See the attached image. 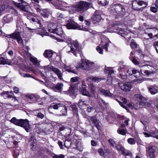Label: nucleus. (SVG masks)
Instances as JSON below:
<instances>
[{
	"mask_svg": "<svg viewBox=\"0 0 158 158\" xmlns=\"http://www.w3.org/2000/svg\"><path fill=\"white\" fill-rule=\"evenodd\" d=\"M157 87H155L154 86H150L148 87V89L152 94H155L158 92Z\"/></svg>",
	"mask_w": 158,
	"mask_h": 158,
	"instance_id": "nucleus-28",
	"label": "nucleus"
},
{
	"mask_svg": "<svg viewBox=\"0 0 158 158\" xmlns=\"http://www.w3.org/2000/svg\"><path fill=\"white\" fill-rule=\"evenodd\" d=\"M129 58L132 62L135 65H138L139 64V62L134 57V56H131Z\"/></svg>",
	"mask_w": 158,
	"mask_h": 158,
	"instance_id": "nucleus-49",
	"label": "nucleus"
},
{
	"mask_svg": "<svg viewBox=\"0 0 158 158\" xmlns=\"http://www.w3.org/2000/svg\"><path fill=\"white\" fill-rule=\"evenodd\" d=\"M118 85L122 90L125 92L129 91L131 88V84L128 82L126 83L122 82H119Z\"/></svg>",
	"mask_w": 158,
	"mask_h": 158,
	"instance_id": "nucleus-12",
	"label": "nucleus"
},
{
	"mask_svg": "<svg viewBox=\"0 0 158 158\" xmlns=\"http://www.w3.org/2000/svg\"><path fill=\"white\" fill-rule=\"evenodd\" d=\"M48 31L51 32L55 33L59 35H63V32L62 28L59 26H57L55 29H49Z\"/></svg>",
	"mask_w": 158,
	"mask_h": 158,
	"instance_id": "nucleus-17",
	"label": "nucleus"
},
{
	"mask_svg": "<svg viewBox=\"0 0 158 158\" xmlns=\"http://www.w3.org/2000/svg\"><path fill=\"white\" fill-rule=\"evenodd\" d=\"M110 10L111 13L114 15L120 16L124 15L125 12L124 7L118 4L113 5L111 7Z\"/></svg>",
	"mask_w": 158,
	"mask_h": 158,
	"instance_id": "nucleus-4",
	"label": "nucleus"
},
{
	"mask_svg": "<svg viewBox=\"0 0 158 158\" xmlns=\"http://www.w3.org/2000/svg\"><path fill=\"white\" fill-rule=\"evenodd\" d=\"M19 73L20 74L21 76L23 77H32V76H31L30 74H29L25 73H22L20 72H19Z\"/></svg>",
	"mask_w": 158,
	"mask_h": 158,
	"instance_id": "nucleus-56",
	"label": "nucleus"
},
{
	"mask_svg": "<svg viewBox=\"0 0 158 158\" xmlns=\"http://www.w3.org/2000/svg\"><path fill=\"white\" fill-rule=\"evenodd\" d=\"M71 140L70 139H68L65 140L64 145L65 147L68 149L71 147Z\"/></svg>",
	"mask_w": 158,
	"mask_h": 158,
	"instance_id": "nucleus-37",
	"label": "nucleus"
},
{
	"mask_svg": "<svg viewBox=\"0 0 158 158\" xmlns=\"http://www.w3.org/2000/svg\"><path fill=\"white\" fill-rule=\"evenodd\" d=\"M12 15L11 14H8L5 16L3 19V20L6 23H9L13 20Z\"/></svg>",
	"mask_w": 158,
	"mask_h": 158,
	"instance_id": "nucleus-31",
	"label": "nucleus"
},
{
	"mask_svg": "<svg viewBox=\"0 0 158 158\" xmlns=\"http://www.w3.org/2000/svg\"><path fill=\"white\" fill-rule=\"evenodd\" d=\"M10 37L16 39L19 44H23V41L21 36L20 32L16 31L10 35Z\"/></svg>",
	"mask_w": 158,
	"mask_h": 158,
	"instance_id": "nucleus-13",
	"label": "nucleus"
},
{
	"mask_svg": "<svg viewBox=\"0 0 158 158\" xmlns=\"http://www.w3.org/2000/svg\"><path fill=\"white\" fill-rule=\"evenodd\" d=\"M71 131V129L70 128H66L63 132V135L64 136H69Z\"/></svg>",
	"mask_w": 158,
	"mask_h": 158,
	"instance_id": "nucleus-44",
	"label": "nucleus"
},
{
	"mask_svg": "<svg viewBox=\"0 0 158 158\" xmlns=\"http://www.w3.org/2000/svg\"><path fill=\"white\" fill-rule=\"evenodd\" d=\"M89 88L90 90L91 93L92 94H94L95 92V86L93 84H90L89 85Z\"/></svg>",
	"mask_w": 158,
	"mask_h": 158,
	"instance_id": "nucleus-46",
	"label": "nucleus"
},
{
	"mask_svg": "<svg viewBox=\"0 0 158 158\" xmlns=\"http://www.w3.org/2000/svg\"><path fill=\"white\" fill-rule=\"evenodd\" d=\"M77 84L71 85L69 90L70 94L71 95L74 94L75 90L77 89Z\"/></svg>",
	"mask_w": 158,
	"mask_h": 158,
	"instance_id": "nucleus-29",
	"label": "nucleus"
},
{
	"mask_svg": "<svg viewBox=\"0 0 158 158\" xmlns=\"http://www.w3.org/2000/svg\"><path fill=\"white\" fill-rule=\"evenodd\" d=\"M52 157L53 158H64V156L63 154L55 155Z\"/></svg>",
	"mask_w": 158,
	"mask_h": 158,
	"instance_id": "nucleus-62",
	"label": "nucleus"
},
{
	"mask_svg": "<svg viewBox=\"0 0 158 158\" xmlns=\"http://www.w3.org/2000/svg\"><path fill=\"white\" fill-rule=\"evenodd\" d=\"M114 148H116L118 151H121L123 155H124L128 156L130 155V153L125 150L124 147L121 144H116L115 147Z\"/></svg>",
	"mask_w": 158,
	"mask_h": 158,
	"instance_id": "nucleus-16",
	"label": "nucleus"
},
{
	"mask_svg": "<svg viewBox=\"0 0 158 158\" xmlns=\"http://www.w3.org/2000/svg\"><path fill=\"white\" fill-rule=\"evenodd\" d=\"M138 98L140 100V103L141 105L143 106V105H147L148 106H150V104H149L147 100V98L146 97H145L142 95H138Z\"/></svg>",
	"mask_w": 158,
	"mask_h": 158,
	"instance_id": "nucleus-19",
	"label": "nucleus"
},
{
	"mask_svg": "<svg viewBox=\"0 0 158 158\" xmlns=\"http://www.w3.org/2000/svg\"><path fill=\"white\" fill-rule=\"evenodd\" d=\"M102 79L98 77H94L93 76H89L86 78L85 79V81H88L89 80H92L94 82H98L100 81Z\"/></svg>",
	"mask_w": 158,
	"mask_h": 158,
	"instance_id": "nucleus-26",
	"label": "nucleus"
},
{
	"mask_svg": "<svg viewBox=\"0 0 158 158\" xmlns=\"http://www.w3.org/2000/svg\"><path fill=\"white\" fill-rule=\"evenodd\" d=\"M64 85L62 83H57L56 86L53 87L52 89L55 91H61Z\"/></svg>",
	"mask_w": 158,
	"mask_h": 158,
	"instance_id": "nucleus-27",
	"label": "nucleus"
},
{
	"mask_svg": "<svg viewBox=\"0 0 158 158\" xmlns=\"http://www.w3.org/2000/svg\"><path fill=\"white\" fill-rule=\"evenodd\" d=\"M79 79L78 77H74L71 78V81L72 82H75L77 81Z\"/></svg>",
	"mask_w": 158,
	"mask_h": 158,
	"instance_id": "nucleus-63",
	"label": "nucleus"
},
{
	"mask_svg": "<svg viewBox=\"0 0 158 158\" xmlns=\"http://www.w3.org/2000/svg\"><path fill=\"white\" fill-rule=\"evenodd\" d=\"M53 2H54V5L56 8L61 10H64V7H67V4L66 3L61 0H55Z\"/></svg>",
	"mask_w": 158,
	"mask_h": 158,
	"instance_id": "nucleus-10",
	"label": "nucleus"
},
{
	"mask_svg": "<svg viewBox=\"0 0 158 158\" xmlns=\"http://www.w3.org/2000/svg\"><path fill=\"white\" fill-rule=\"evenodd\" d=\"M10 94H11V93L9 92H3L2 96L5 99H7V98H15V97L13 95H11Z\"/></svg>",
	"mask_w": 158,
	"mask_h": 158,
	"instance_id": "nucleus-30",
	"label": "nucleus"
},
{
	"mask_svg": "<svg viewBox=\"0 0 158 158\" xmlns=\"http://www.w3.org/2000/svg\"><path fill=\"white\" fill-rule=\"evenodd\" d=\"M133 75L135 77H139L140 75V73L139 71L136 69L133 70L132 71Z\"/></svg>",
	"mask_w": 158,
	"mask_h": 158,
	"instance_id": "nucleus-47",
	"label": "nucleus"
},
{
	"mask_svg": "<svg viewBox=\"0 0 158 158\" xmlns=\"http://www.w3.org/2000/svg\"><path fill=\"white\" fill-rule=\"evenodd\" d=\"M92 18L94 21L97 22H99L101 19V15L96 12L94 13Z\"/></svg>",
	"mask_w": 158,
	"mask_h": 158,
	"instance_id": "nucleus-32",
	"label": "nucleus"
},
{
	"mask_svg": "<svg viewBox=\"0 0 158 158\" xmlns=\"http://www.w3.org/2000/svg\"><path fill=\"white\" fill-rule=\"evenodd\" d=\"M21 68L25 72H30V71H28L29 70L32 72L34 73H35L36 70L32 67H29L27 66H25Z\"/></svg>",
	"mask_w": 158,
	"mask_h": 158,
	"instance_id": "nucleus-33",
	"label": "nucleus"
},
{
	"mask_svg": "<svg viewBox=\"0 0 158 158\" xmlns=\"http://www.w3.org/2000/svg\"><path fill=\"white\" fill-rule=\"evenodd\" d=\"M82 147L81 143L79 141H76V147H73V148L81 151L82 150Z\"/></svg>",
	"mask_w": 158,
	"mask_h": 158,
	"instance_id": "nucleus-36",
	"label": "nucleus"
},
{
	"mask_svg": "<svg viewBox=\"0 0 158 158\" xmlns=\"http://www.w3.org/2000/svg\"><path fill=\"white\" fill-rule=\"evenodd\" d=\"M145 33L151 39L158 37V29L156 28H149L146 30Z\"/></svg>",
	"mask_w": 158,
	"mask_h": 158,
	"instance_id": "nucleus-7",
	"label": "nucleus"
},
{
	"mask_svg": "<svg viewBox=\"0 0 158 158\" xmlns=\"http://www.w3.org/2000/svg\"><path fill=\"white\" fill-rule=\"evenodd\" d=\"M21 119H17L15 118H13L10 120V122L14 124L19 126Z\"/></svg>",
	"mask_w": 158,
	"mask_h": 158,
	"instance_id": "nucleus-42",
	"label": "nucleus"
},
{
	"mask_svg": "<svg viewBox=\"0 0 158 158\" xmlns=\"http://www.w3.org/2000/svg\"><path fill=\"white\" fill-rule=\"evenodd\" d=\"M99 91L100 94L104 95L105 96L111 97L113 96V94L110 93L109 90L100 88L99 89Z\"/></svg>",
	"mask_w": 158,
	"mask_h": 158,
	"instance_id": "nucleus-23",
	"label": "nucleus"
},
{
	"mask_svg": "<svg viewBox=\"0 0 158 158\" xmlns=\"http://www.w3.org/2000/svg\"><path fill=\"white\" fill-rule=\"evenodd\" d=\"M92 7V3L83 1L77 2L75 5L76 10L80 12L86 10Z\"/></svg>",
	"mask_w": 158,
	"mask_h": 158,
	"instance_id": "nucleus-5",
	"label": "nucleus"
},
{
	"mask_svg": "<svg viewBox=\"0 0 158 158\" xmlns=\"http://www.w3.org/2000/svg\"><path fill=\"white\" fill-rule=\"evenodd\" d=\"M26 17L27 19L30 20H31L33 22L35 23V24L37 25V28L35 29H31L30 27H27V29L30 30H32L31 31L32 32H35L37 34H39L43 37L44 35H48L49 36L48 33L44 29H41L40 27H41V24L40 21L36 17H31L28 15H26ZM50 36L52 37V35H50Z\"/></svg>",
	"mask_w": 158,
	"mask_h": 158,
	"instance_id": "nucleus-2",
	"label": "nucleus"
},
{
	"mask_svg": "<svg viewBox=\"0 0 158 158\" xmlns=\"http://www.w3.org/2000/svg\"><path fill=\"white\" fill-rule=\"evenodd\" d=\"M19 126L24 128L27 132H29L30 131L29 121L26 119H21Z\"/></svg>",
	"mask_w": 158,
	"mask_h": 158,
	"instance_id": "nucleus-11",
	"label": "nucleus"
},
{
	"mask_svg": "<svg viewBox=\"0 0 158 158\" xmlns=\"http://www.w3.org/2000/svg\"><path fill=\"white\" fill-rule=\"evenodd\" d=\"M52 109L58 110L59 114L61 115H66L67 114V109L65 106L61 103H52L48 109V111L50 113H52Z\"/></svg>",
	"mask_w": 158,
	"mask_h": 158,
	"instance_id": "nucleus-3",
	"label": "nucleus"
},
{
	"mask_svg": "<svg viewBox=\"0 0 158 158\" xmlns=\"http://www.w3.org/2000/svg\"><path fill=\"white\" fill-rule=\"evenodd\" d=\"M70 107L71 109V110H72L73 111H74L75 113L77 112V106L75 104L71 105L70 106Z\"/></svg>",
	"mask_w": 158,
	"mask_h": 158,
	"instance_id": "nucleus-60",
	"label": "nucleus"
},
{
	"mask_svg": "<svg viewBox=\"0 0 158 158\" xmlns=\"http://www.w3.org/2000/svg\"><path fill=\"white\" fill-rule=\"evenodd\" d=\"M53 67V66L48 65L47 66H40V68L43 69H44V72L45 73H47V72L49 71L50 70L52 71L51 67Z\"/></svg>",
	"mask_w": 158,
	"mask_h": 158,
	"instance_id": "nucleus-43",
	"label": "nucleus"
},
{
	"mask_svg": "<svg viewBox=\"0 0 158 158\" xmlns=\"http://www.w3.org/2000/svg\"><path fill=\"white\" fill-rule=\"evenodd\" d=\"M153 70V67L148 64L143 65L140 67V71L142 74L145 76H148L152 73Z\"/></svg>",
	"mask_w": 158,
	"mask_h": 158,
	"instance_id": "nucleus-6",
	"label": "nucleus"
},
{
	"mask_svg": "<svg viewBox=\"0 0 158 158\" xmlns=\"http://www.w3.org/2000/svg\"><path fill=\"white\" fill-rule=\"evenodd\" d=\"M80 91L81 94L83 95L87 96L89 97H90L91 96V94L86 89L85 87H81Z\"/></svg>",
	"mask_w": 158,
	"mask_h": 158,
	"instance_id": "nucleus-24",
	"label": "nucleus"
},
{
	"mask_svg": "<svg viewBox=\"0 0 158 158\" xmlns=\"http://www.w3.org/2000/svg\"><path fill=\"white\" fill-rule=\"evenodd\" d=\"M153 46L156 49L157 53L158 54V41H155L154 43Z\"/></svg>",
	"mask_w": 158,
	"mask_h": 158,
	"instance_id": "nucleus-61",
	"label": "nucleus"
},
{
	"mask_svg": "<svg viewBox=\"0 0 158 158\" xmlns=\"http://www.w3.org/2000/svg\"><path fill=\"white\" fill-rule=\"evenodd\" d=\"M94 62H91L88 60L81 59V62L79 64L78 67H75V69L70 66H65L64 67V69L66 71L69 72L77 74V70L78 68L85 70H89L94 67Z\"/></svg>",
	"mask_w": 158,
	"mask_h": 158,
	"instance_id": "nucleus-1",
	"label": "nucleus"
},
{
	"mask_svg": "<svg viewBox=\"0 0 158 158\" xmlns=\"http://www.w3.org/2000/svg\"><path fill=\"white\" fill-rule=\"evenodd\" d=\"M53 54V52L51 51L46 50L44 53V55L46 57H51L52 56Z\"/></svg>",
	"mask_w": 158,
	"mask_h": 158,
	"instance_id": "nucleus-40",
	"label": "nucleus"
},
{
	"mask_svg": "<svg viewBox=\"0 0 158 158\" xmlns=\"http://www.w3.org/2000/svg\"><path fill=\"white\" fill-rule=\"evenodd\" d=\"M99 5L102 6H105L108 4L109 2L108 0H98Z\"/></svg>",
	"mask_w": 158,
	"mask_h": 158,
	"instance_id": "nucleus-38",
	"label": "nucleus"
},
{
	"mask_svg": "<svg viewBox=\"0 0 158 158\" xmlns=\"http://www.w3.org/2000/svg\"><path fill=\"white\" fill-rule=\"evenodd\" d=\"M122 101L123 102H119L120 105L122 107L126 109L127 107L126 106L127 103V100L125 98H123L122 99Z\"/></svg>",
	"mask_w": 158,
	"mask_h": 158,
	"instance_id": "nucleus-45",
	"label": "nucleus"
},
{
	"mask_svg": "<svg viewBox=\"0 0 158 158\" xmlns=\"http://www.w3.org/2000/svg\"><path fill=\"white\" fill-rule=\"evenodd\" d=\"M32 142H36V140L35 137L33 135L31 136L30 138V143H32Z\"/></svg>",
	"mask_w": 158,
	"mask_h": 158,
	"instance_id": "nucleus-64",
	"label": "nucleus"
},
{
	"mask_svg": "<svg viewBox=\"0 0 158 158\" xmlns=\"http://www.w3.org/2000/svg\"><path fill=\"white\" fill-rule=\"evenodd\" d=\"M71 44L73 45L75 48H74L73 47H71L70 50L68 51L67 52L69 53L71 52L74 55L77 56V54L81 51V48L79 47L78 43L76 41H73Z\"/></svg>",
	"mask_w": 158,
	"mask_h": 158,
	"instance_id": "nucleus-8",
	"label": "nucleus"
},
{
	"mask_svg": "<svg viewBox=\"0 0 158 158\" xmlns=\"http://www.w3.org/2000/svg\"><path fill=\"white\" fill-rule=\"evenodd\" d=\"M102 46L103 47V48L106 50V51H108V48L109 47V44L107 43H102Z\"/></svg>",
	"mask_w": 158,
	"mask_h": 158,
	"instance_id": "nucleus-50",
	"label": "nucleus"
},
{
	"mask_svg": "<svg viewBox=\"0 0 158 158\" xmlns=\"http://www.w3.org/2000/svg\"><path fill=\"white\" fill-rule=\"evenodd\" d=\"M78 106L80 108L83 109L84 107H86L87 106L84 101H83V100H80L78 102Z\"/></svg>",
	"mask_w": 158,
	"mask_h": 158,
	"instance_id": "nucleus-35",
	"label": "nucleus"
},
{
	"mask_svg": "<svg viewBox=\"0 0 158 158\" xmlns=\"http://www.w3.org/2000/svg\"><path fill=\"white\" fill-rule=\"evenodd\" d=\"M132 49H135L137 48L138 45L133 40H132L131 41V44L130 45Z\"/></svg>",
	"mask_w": 158,
	"mask_h": 158,
	"instance_id": "nucleus-48",
	"label": "nucleus"
},
{
	"mask_svg": "<svg viewBox=\"0 0 158 158\" xmlns=\"http://www.w3.org/2000/svg\"><path fill=\"white\" fill-rule=\"evenodd\" d=\"M19 152L17 150H15L13 151V156L14 158H17L19 155Z\"/></svg>",
	"mask_w": 158,
	"mask_h": 158,
	"instance_id": "nucleus-54",
	"label": "nucleus"
},
{
	"mask_svg": "<svg viewBox=\"0 0 158 158\" xmlns=\"http://www.w3.org/2000/svg\"><path fill=\"white\" fill-rule=\"evenodd\" d=\"M26 97L28 98V101L31 103L35 102L39 99L38 96L34 94H28Z\"/></svg>",
	"mask_w": 158,
	"mask_h": 158,
	"instance_id": "nucleus-18",
	"label": "nucleus"
},
{
	"mask_svg": "<svg viewBox=\"0 0 158 158\" xmlns=\"http://www.w3.org/2000/svg\"><path fill=\"white\" fill-rule=\"evenodd\" d=\"M155 147L154 146H149L146 148L147 154L150 158H154Z\"/></svg>",
	"mask_w": 158,
	"mask_h": 158,
	"instance_id": "nucleus-15",
	"label": "nucleus"
},
{
	"mask_svg": "<svg viewBox=\"0 0 158 158\" xmlns=\"http://www.w3.org/2000/svg\"><path fill=\"white\" fill-rule=\"evenodd\" d=\"M105 72L108 78L112 77L114 76V71L111 68H106Z\"/></svg>",
	"mask_w": 158,
	"mask_h": 158,
	"instance_id": "nucleus-20",
	"label": "nucleus"
},
{
	"mask_svg": "<svg viewBox=\"0 0 158 158\" xmlns=\"http://www.w3.org/2000/svg\"><path fill=\"white\" fill-rule=\"evenodd\" d=\"M150 135L151 136L155 137L158 139V130L151 131H150Z\"/></svg>",
	"mask_w": 158,
	"mask_h": 158,
	"instance_id": "nucleus-39",
	"label": "nucleus"
},
{
	"mask_svg": "<svg viewBox=\"0 0 158 158\" xmlns=\"http://www.w3.org/2000/svg\"><path fill=\"white\" fill-rule=\"evenodd\" d=\"M39 12L42 16L47 18H48L49 14H51V11L49 10L46 9L40 10Z\"/></svg>",
	"mask_w": 158,
	"mask_h": 158,
	"instance_id": "nucleus-25",
	"label": "nucleus"
},
{
	"mask_svg": "<svg viewBox=\"0 0 158 158\" xmlns=\"http://www.w3.org/2000/svg\"><path fill=\"white\" fill-rule=\"evenodd\" d=\"M134 105V108L135 109H138L140 108H142L143 107V106L141 105L140 102H137Z\"/></svg>",
	"mask_w": 158,
	"mask_h": 158,
	"instance_id": "nucleus-55",
	"label": "nucleus"
},
{
	"mask_svg": "<svg viewBox=\"0 0 158 158\" xmlns=\"http://www.w3.org/2000/svg\"><path fill=\"white\" fill-rule=\"evenodd\" d=\"M118 132L120 134L122 135H125L126 134V131L123 129H119L117 130Z\"/></svg>",
	"mask_w": 158,
	"mask_h": 158,
	"instance_id": "nucleus-58",
	"label": "nucleus"
},
{
	"mask_svg": "<svg viewBox=\"0 0 158 158\" xmlns=\"http://www.w3.org/2000/svg\"><path fill=\"white\" fill-rule=\"evenodd\" d=\"M108 142L110 145L113 148H115V147L116 143L114 141L111 139H109Z\"/></svg>",
	"mask_w": 158,
	"mask_h": 158,
	"instance_id": "nucleus-57",
	"label": "nucleus"
},
{
	"mask_svg": "<svg viewBox=\"0 0 158 158\" xmlns=\"http://www.w3.org/2000/svg\"><path fill=\"white\" fill-rule=\"evenodd\" d=\"M127 142L129 143L131 145H134L135 144V139L133 138H129L127 139Z\"/></svg>",
	"mask_w": 158,
	"mask_h": 158,
	"instance_id": "nucleus-53",
	"label": "nucleus"
},
{
	"mask_svg": "<svg viewBox=\"0 0 158 158\" xmlns=\"http://www.w3.org/2000/svg\"><path fill=\"white\" fill-rule=\"evenodd\" d=\"M66 28L69 29H76L80 28L78 25L74 21H69L66 25Z\"/></svg>",
	"mask_w": 158,
	"mask_h": 158,
	"instance_id": "nucleus-14",
	"label": "nucleus"
},
{
	"mask_svg": "<svg viewBox=\"0 0 158 158\" xmlns=\"http://www.w3.org/2000/svg\"><path fill=\"white\" fill-rule=\"evenodd\" d=\"M52 71H53L57 75L58 77L61 80L63 79L62 76L63 74L61 71L58 69L54 67H51Z\"/></svg>",
	"mask_w": 158,
	"mask_h": 158,
	"instance_id": "nucleus-22",
	"label": "nucleus"
},
{
	"mask_svg": "<svg viewBox=\"0 0 158 158\" xmlns=\"http://www.w3.org/2000/svg\"><path fill=\"white\" fill-rule=\"evenodd\" d=\"M89 29V26L87 25H86L85 26L82 25L81 27L80 26V28L79 29V30H82L88 31Z\"/></svg>",
	"mask_w": 158,
	"mask_h": 158,
	"instance_id": "nucleus-59",
	"label": "nucleus"
},
{
	"mask_svg": "<svg viewBox=\"0 0 158 158\" xmlns=\"http://www.w3.org/2000/svg\"><path fill=\"white\" fill-rule=\"evenodd\" d=\"M35 131L38 134H41L44 132V130L41 127L38 126H36Z\"/></svg>",
	"mask_w": 158,
	"mask_h": 158,
	"instance_id": "nucleus-51",
	"label": "nucleus"
},
{
	"mask_svg": "<svg viewBox=\"0 0 158 158\" xmlns=\"http://www.w3.org/2000/svg\"><path fill=\"white\" fill-rule=\"evenodd\" d=\"M143 5V7H146L147 5V3L143 1L139 0H135L132 2V7L133 9L135 10H139V6Z\"/></svg>",
	"mask_w": 158,
	"mask_h": 158,
	"instance_id": "nucleus-9",
	"label": "nucleus"
},
{
	"mask_svg": "<svg viewBox=\"0 0 158 158\" xmlns=\"http://www.w3.org/2000/svg\"><path fill=\"white\" fill-rule=\"evenodd\" d=\"M90 119H88L89 122H90V121H92L93 122L97 128L98 130L100 128L99 123L98 121L96 119V117H90Z\"/></svg>",
	"mask_w": 158,
	"mask_h": 158,
	"instance_id": "nucleus-21",
	"label": "nucleus"
},
{
	"mask_svg": "<svg viewBox=\"0 0 158 158\" xmlns=\"http://www.w3.org/2000/svg\"><path fill=\"white\" fill-rule=\"evenodd\" d=\"M21 119H17L15 118H13L10 120V122L14 124L19 126Z\"/></svg>",
	"mask_w": 158,
	"mask_h": 158,
	"instance_id": "nucleus-41",
	"label": "nucleus"
},
{
	"mask_svg": "<svg viewBox=\"0 0 158 158\" xmlns=\"http://www.w3.org/2000/svg\"><path fill=\"white\" fill-rule=\"evenodd\" d=\"M30 61L33 63L35 65H36L38 66H40V61L38 62L37 58L33 56H31L30 58Z\"/></svg>",
	"mask_w": 158,
	"mask_h": 158,
	"instance_id": "nucleus-34",
	"label": "nucleus"
},
{
	"mask_svg": "<svg viewBox=\"0 0 158 158\" xmlns=\"http://www.w3.org/2000/svg\"><path fill=\"white\" fill-rule=\"evenodd\" d=\"M8 64V61H7L3 57L0 58V64Z\"/></svg>",
	"mask_w": 158,
	"mask_h": 158,
	"instance_id": "nucleus-52",
	"label": "nucleus"
}]
</instances>
